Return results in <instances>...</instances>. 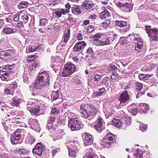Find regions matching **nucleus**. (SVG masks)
Segmentation results:
<instances>
[{"label": "nucleus", "instance_id": "nucleus-1", "mask_svg": "<svg viewBox=\"0 0 158 158\" xmlns=\"http://www.w3.org/2000/svg\"><path fill=\"white\" fill-rule=\"evenodd\" d=\"M81 116L84 118L95 115L97 112L96 108L91 104H82L80 107Z\"/></svg>", "mask_w": 158, "mask_h": 158}, {"label": "nucleus", "instance_id": "nucleus-2", "mask_svg": "<svg viewBox=\"0 0 158 158\" xmlns=\"http://www.w3.org/2000/svg\"><path fill=\"white\" fill-rule=\"evenodd\" d=\"M76 69L75 65L71 63L67 64L64 66L63 71L60 73V75L64 77L69 76L75 72Z\"/></svg>", "mask_w": 158, "mask_h": 158}, {"label": "nucleus", "instance_id": "nucleus-3", "mask_svg": "<svg viewBox=\"0 0 158 158\" xmlns=\"http://www.w3.org/2000/svg\"><path fill=\"white\" fill-rule=\"evenodd\" d=\"M68 122V126L72 131H77L80 129L81 122L79 118H70Z\"/></svg>", "mask_w": 158, "mask_h": 158}, {"label": "nucleus", "instance_id": "nucleus-4", "mask_svg": "<svg viewBox=\"0 0 158 158\" xmlns=\"http://www.w3.org/2000/svg\"><path fill=\"white\" fill-rule=\"evenodd\" d=\"M14 56V52L12 49L3 51L0 49V58L3 60L6 61L13 58Z\"/></svg>", "mask_w": 158, "mask_h": 158}, {"label": "nucleus", "instance_id": "nucleus-5", "mask_svg": "<svg viewBox=\"0 0 158 158\" xmlns=\"http://www.w3.org/2000/svg\"><path fill=\"white\" fill-rule=\"evenodd\" d=\"M116 5L122 10L125 12H130L133 9L132 4L128 2L123 3L120 2H118L116 3Z\"/></svg>", "mask_w": 158, "mask_h": 158}, {"label": "nucleus", "instance_id": "nucleus-6", "mask_svg": "<svg viewBox=\"0 0 158 158\" xmlns=\"http://www.w3.org/2000/svg\"><path fill=\"white\" fill-rule=\"evenodd\" d=\"M20 130L18 129L16 132H14L11 135L10 140L13 144H16L21 142V138L22 133L20 132Z\"/></svg>", "mask_w": 158, "mask_h": 158}, {"label": "nucleus", "instance_id": "nucleus-7", "mask_svg": "<svg viewBox=\"0 0 158 158\" xmlns=\"http://www.w3.org/2000/svg\"><path fill=\"white\" fill-rule=\"evenodd\" d=\"M146 32L148 35V36L150 37L151 40H158V31L157 29H147Z\"/></svg>", "mask_w": 158, "mask_h": 158}, {"label": "nucleus", "instance_id": "nucleus-8", "mask_svg": "<svg viewBox=\"0 0 158 158\" xmlns=\"http://www.w3.org/2000/svg\"><path fill=\"white\" fill-rule=\"evenodd\" d=\"M130 99L129 95L127 90H125L121 94L118 98L120 102L119 105L123 106L125 105V103L127 102Z\"/></svg>", "mask_w": 158, "mask_h": 158}, {"label": "nucleus", "instance_id": "nucleus-9", "mask_svg": "<svg viewBox=\"0 0 158 158\" xmlns=\"http://www.w3.org/2000/svg\"><path fill=\"white\" fill-rule=\"evenodd\" d=\"M44 146L42 144V143H38L33 149L32 152L40 157L42 155V153L44 150Z\"/></svg>", "mask_w": 158, "mask_h": 158}, {"label": "nucleus", "instance_id": "nucleus-10", "mask_svg": "<svg viewBox=\"0 0 158 158\" xmlns=\"http://www.w3.org/2000/svg\"><path fill=\"white\" fill-rule=\"evenodd\" d=\"M38 78L44 81L45 84H49V76L46 71L40 72L39 73Z\"/></svg>", "mask_w": 158, "mask_h": 158}, {"label": "nucleus", "instance_id": "nucleus-11", "mask_svg": "<svg viewBox=\"0 0 158 158\" xmlns=\"http://www.w3.org/2000/svg\"><path fill=\"white\" fill-rule=\"evenodd\" d=\"M133 40H135V43L136 44L135 47V50L138 52H142L143 48L144 43L139 38H134Z\"/></svg>", "mask_w": 158, "mask_h": 158}, {"label": "nucleus", "instance_id": "nucleus-12", "mask_svg": "<svg viewBox=\"0 0 158 158\" xmlns=\"http://www.w3.org/2000/svg\"><path fill=\"white\" fill-rule=\"evenodd\" d=\"M86 44L84 41L77 42L73 48V51L76 52H78L84 48Z\"/></svg>", "mask_w": 158, "mask_h": 158}, {"label": "nucleus", "instance_id": "nucleus-13", "mask_svg": "<svg viewBox=\"0 0 158 158\" xmlns=\"http://www.w3.org/2000/svg\"><path fill=\"white\" fill-rule=\"evenodd\" d=\"M85 138L84 139L85 145L87 146L91 144L93 142L92 135L88 133H85Z\"/></svg>", "mask_w": 158, "mask_h": 158}, {"label": "nucleus", "instance_id": "nucleus-14", "mask_svg": "<svg viewBox=\"0 0 158 158\" xmlns=\"http://www.w3.org/2000/svg\"><path fill=\"white\" fill-rule=\"evenodd\" d=\"M94 125L95 129L99 131L102 130L103 125V119L101 117H100L97 119L95 122L94 124L92 125Z\"/></svg>", "mask_w": 158, "mask_h": 158}, {"label": "nucleus", "instance_id": "nucleus-15", "mask_svg": "<svg viewBox=\"0 0 158 158\" xmlns=\"http://www.w3.org/2000/svg\"><path fill=\"white\" fill-rule=\"evenodd\" d=\"M29 124L31 128L33 129L39 130V127L38 123V121L34 119L30 118L29 120Z\"/></svg>", "mask_w": 158, "mask_h": 158}, {"label": "nucleus", "instance_id": "nucleus-16", "mask_svg": "<svg viewBox=\"0 0 158 158\" xmlns=\"http://www.w3.org/2000/svg\"><path fill=\"white\" fill-rule=\"evenodd\" d=\"M46 85V84L45 83V82L38 78L35 81L34 86L36 89H40L43 88Z\"/></svg>", "mask_w": 158, "mask_h": 158}, {"label": "nucleus", "instance_id": "nucleus-17", "mask_svg": "<svg viewBox=\"0 0 158 158\" xmlns=\"http://www.w3.org/2000/svg\"><path fill=\"white\" fill-rule=\"evenodd\" d=\"M122 128L125 129L131 124V120L130 118L123 117L122 119Z\"/></svg>", "mask_w": 158, "mask_h": 158}, {"label": "nucleus", "instance_id": "nucleus-18", "mask_svg": "<svg viewBox=\"0 0 158 158\" xmlns=\"http://www.w3.org/2000/svg\"><path fill=\"white\" fill-rule=\"evenodd\" d=\"M101 40L98 41V44H95V45L103 46L110 44V40L106 35H103Z\"/></svg>", "mask_w": 158, "mask_h": 158}, {"label": "nucleus", "instance_id": "nucleus-19", "mask_svg": "<svg viewBox=\"0 0 158 158\" xmlns=\"http://www.w3.org/2000/svg\"><path fill=\"white\" fill-rule=\"evenodd\" d=\"M94 5L93 2L91 1L86 0L82 3L81 6L83 10L90 9Z\"/></svg>", "mask_w": 158, "mask_h": 158}, {"label": "nucleus", "instance_id": "nucleus-20", "mask_svg": "<svg viewBox=\"0 0 158 158\" xmlns=\"http://www.w3.org/2000/svg\"><path fill=\"white\" fill-rule=\"evenodd\" d=\"M17 87V85H12L10 86L9 87L5 89L4 91L6 94L13 95L14 89Z\"/></svg>", "mask_w": 158, "mask_h": 158}, {"label": "nucleus", "instance_id": "nucleus-21", "mask_svg": "<svg viewBox=\"0 0 158 158\" xmlns=\"http://www.w3.org/2000/svg\"><path fill=\"white\" fill-rule=\"evenodd\" d=\"M70 37V30L69 29L65 30L63 34L62 40L64 42L66 43L68 42Z\"/></svg>", "mask_w": 158, "mask_h": 158}, {"label": "nucleus", "instance_id": "nucleus-22", "mask_svg": "<svg viewBox=\"0 0 158 158\" xmlns=\"http://www.w3.org/2000/svg\"><path fill=\"white\" fill-rule=\"evenodd\" d=\"M23 101V99L19 98L17 97H15L13 99L12 105L13 106H18L20 103Z\"/></svg>", "mask_w": 158, "mask_h": 158}, {"label": "nucleus", "instance_id": "nucleus-23", "mask_svg": "<svg viewBox=\"0 0 158 158\" xmlns=\"http://www.w3.org/2000/svg\"><path fill=\"white\" fill-rule=\"evenodd\" d=\"M40 107L39 106H35L32 109L31 111V114L32 115H38L42 114V113L40 112Z\"/></svg>", "mask_w": 158, "mask_h": 158}, {"label": "nucleus", "instance_id": "nucleus-24", "mask_svg": "<svg viewBox=\"0 0 158 158\" xmlns=\"http://www.w3.org/2000/svg\"><path fill=\"white\" fill-rule=\"evenodd\" d=\"M10 74L9 72H5L2 71V72H0V77L2 80L7 81Z\"/></svg>", "mask_w": 158, "mask_h": 158}, {"label": "nucleus", "instance_id": "nucleus-25", "mask_svg": "<svg viewBox=\"0 0 158 158\" xmlns=\"http://www.w3.org/2000/svg\"><path fill=\"white\" fill-rule=\"evenodd\" d=\"M15 65L14 64H13L12 65L9 64L4 65H3L2 68L3 70V71L10 73L12 71L13 69V66H15Z\"/></svg>", "mask_w": 158, "mask_h": 158}, {"label": "nucleus", "instance_id": "nucleus-26", "mask_svg": "<svg viewBox=\"0 0 158 158\" xmlns=\"http://www.w3.org/2000/svg\"><path fill=\"white\" fill-rule=\"evenodd\" d=\"M110 16V13L106 9H105L103 11L100 13V17L101 19H104L107 17H109Z\"/></svg>", "mask_w": 158, "mask_h": 158}, {"label": "nucleus", "instance_id": "nucleus-27", "mask_svg": "<svg viewBox=\"0 0 158 158\" xmlns=\"http://www.w3.org/2000/svg\"><path fill=\"white\" fill-rule=\"evenodd\" d=\"M73 6L74 7H73L72 9V11L73 13L75 15H77L81 13V9L80 6L74 5Z\"/></svg>", "mask_w": 158, "mask_h": 158}, {"label": "nucleus", "instance_id": "nucleus-28", "mask_svg": "<svg viewBox=\"0 0 158 158\" xmlns=\"http://www.w3.org/2000/svg\"><path fill=\"white\" fill-rule=\"evenodd\" d=\"M112 123L114 125L115 127H122V120L120 121L118 119H117L116 118H114L112 121Z\"/></svg>", "mask_w": 158, "mask_h": 158}, {"label": "nucleus", "instance_id": "nucleus-29", "mask_svg": "<svg viewBox=\"0 0 158 158\" xmlns=\"http://www.w3.org/2000/svg\"><path fill=\"white\" fill-rule=\"evenodd\" d=\"M27 134L28 135L26 137V141L27 143L32 144L34 142L35 140L34 138L31 136L29 133H27Z\"/></svg>", "mask_w": 158, "mask_h": 158}, {"label": "nucleus", "instance_id": "nucleus-30", "mask_svg": "<svg viewBox=\"0 0 158 158\" xmlns=\"http://www.w3.org/2000/svg\"><path fill=\"white\" fill-rule=\"evenodd\" d=\"M95 153L92 152L87 151L84 156V158H94Z\"/></svg>", "mask_w": 158, "mask_h": 158}, {"label": "nucleus", "instance_id": "nucleus-31", "mask_svg": "<svg viewBox=\"0 0 158 158\" xmlns=\"http://www.w3.org/2000/svg\"><path fill=\"white\" fill-rule=\"evenodd\" d=\"M59 96V92L58 90L56 91H53L52 93V100H55L58 99Z\"/></svg>", "mask_w": 158, "mask_h": 158}, {"label": "nucleus", "instance_id": "nucleus-32", "mask_svg": "<svg viewBox=\"0 0 158 158\" xmlns=\"http://www.w3.org/2000/svg\"><path fill=\"white\" fill-rule=\"evenodd\" d=\"M28 3L27 2L22 1L21 2L19 5L18 7L19 9H23L28 6Z\"/></svg>", "mask_w": 158, "mask_h": 158}, {"label": "nucleus", "instance_id": "nucleus-33", "mask_svg": "<svg viewBox=\"0 0 158 158\" xmlns=\"http://www.w3.org/2000/svg\"><path fill=\"white\" fill-rule=\"evenodd\" d=\"M115 23L117 26L120 27H124L127 26L126 22L125 21L116 20Z\"/></svg>", "mask_w": 158, "mask_h": 158}, {"label": "nucleus", "instance_id": "nucleus-34", "mask_svg": "<svg viewBox=\"0 0 158 158\" xmlns=\"http://www.w3.org/2000/svg\"><path fill=\"white\" fill-rule=\"evenodd\" d=\"M102 36L103 35L100 33L96 34L94 35V44L95 45V44H98V41H100L101 40H99V39L100 38H102Z\"/></svg>", "mask_w": 158, "mask_h": 158}, {"label": "nucleus", "instance_id": "nucleus-35", "mask_svg": "<svg viewBox=\"0 0 158 158\" xmlns=\"http://www.w3.org/2000/svg\"><path fill=\"white\" fill-rule=\"evenodd\" d=\"M48 23V20L46 18L40 19V20L39 26L44 27Z\"/></svg>", "mask_w": 158, "mask_h": 158}, {"label": "nucleus", "instance_id": "nucleus-36", "mask_svg": "<svg viewBox=\"0 0 158 158\" xmlns=\"http://www.w3.org/2000/svg\"><path fill=\"white\" fill-rule=\"evenodd\" d=\"M14 30H15V29L13 30L10 28L6 27L4 29L3 31L4 33L7 34H9L14 33L15 31H14Z\"/></svg>", "mask_w": 158, "mask_h": 158}, {"label": "nucleus", "instance_id": "nucleus-37", "mask_svg": "<svg viewBox=\"0 0 158 158\" xmlns=\"http://www.w3.org/2000/svg\"><path fill=\"white\" fill-rule=\"evenodd\" d=\"M112 143L108 142L106 139H102L101 143L103 147H108L110 146V144Z\"/></svg>", "mask_w": 158, "mask_h": 158}, {"label": "nucleus", "instance_id": "nucleus-38", "mask_svg": "<svg viewBox=\"0 0 158 158\" xmlns=\"http://www.w3.org/2000/svg\"><path fill=\"white\" fill-rule=\"evenodd\" d=\"M139 77L140 80L145 81L149 78L150 76L149 75L141 74L139 76Z\"/></svg>", "mask_w": 158, "mask_h": 158}, {"label": "nucleus", "instance_id": "nucleus-39", "mask_svg": "<svg viewBox=\"0 0 158 158\" xmlns=\"http://www.w3.org/2000/svg\"><path fill=\"white\" fill-rule=\"evenodd\" d=\"M17 150L18 151L19 154L21 156L26 154L27 152V150L23 147L18 148Z\"/></svg>", "mask_w": 158, "mask_h": 158}, {"label": "nucleus", "instance_id": "nucleus-40", "mask_svg": "<svg viewBox=\"0 0 158 158\" xmlns=\"http://www.w3.org/2000/svg\"><path fill=\"white\" fill-rule=\"evenodd\" d=\"M116 137V135H113L110 133L107 134L106 138L108 140L112 141L114 139H115Z\"/></svg>", "mask_w": 158, "mask_h": 158}, {"label": "nucleus", "instance_id": "nucleus-41", "mask_svg": "<svg viewBox=\"0 0 158 158\" xmlns=\"http://www.w3.org/2000/svg\"><path fill=\"white\" fill-rule=\"evenodd\" d=\"M60 113L59 109L57 108H55L52 109L50 113L51 115H56L57 114Z\"/></svg>", "mask_w": 158, "mask_h": 158}, {"label": "nucleus", "instance_id": "nucleus-42", "mask_svg": "<svg viewBox=\"0 0 158 158\" xmlns=\"http://www.w3.org/2000/svg\"><path fill=\"white\" fill-rule=\"evenodd\" d=\"M105 91V88H102L101 89H100L99 91V92H95L94 93V94L95 96H99L102 95Z\"/></svg>", "mask_w": 158, "mask_h": 158}, {"label": "nucleus", "instance_id": "nucleus-43", "mask_svg": "<svg viewBox=\"0 0 158 158\" xmlns=\"http://www.w3.org/2000/svg\"><path fill=\"white\" fill-rule=\"evenodd\" d=\"M143 85L141 83L139 82H136L135 84V87L136 89L139 91H141L142 89Z\"/></svg>", "mask_w": 158, "mask_h": 158}, {"label": "nucleus", "instance_id": "nucleus-44", "mask_svg": "<svg viewBox=\"0 0 158 158\" xmlns=\"http://www.w3.org/2000/svg\"><path fill=\"white\" fill-rule=\"evenodd\" d=\"M69 149V156H70L75 157L76 156V154L77 152H75L71 149L69 148H68Z\"/></svg>", "mask_w": 158, "mask_h": 158}, {"label": "nucleus", "instance_id": "nucleus-45", "mask_svg": "<svg viewBox=\"0 0 158 158\" xmlns=\"http://www.w3.org/2000/svg\"><path fill=\"white\" fill-rule=\"evenodd\" d=\"M143 153L141 152H139L134 156V158H143Z\"/></svg>", "mask_w": 158, "mask_h": 158}, {"label": "nucleus", "instance_id": "nucleus-46", "mask_svg": "<svg viewBox=\"0 0 158 158\" xmlns=\"http://www.w3.org/2000/svg\"><path fill=\"white\" fill-rule=\"evenodd\" d=\"M55 118L56 116H55L54 115H51V114H50V116L48 118V122L53 123L54 121H55Z\"/></svg>", "mask_w": 158, "mask_h": 158}, {"label": "nucleus", "instance_id": "nucleus-47", "mask_svg": "<svg viewBox=\"0 0 158 158\" xmlns=\"http://www.w3.org/2000/svg\"><path fill=\"white\" fill-rule=\"evenodd\" d=\"M108 69L112 71L116 70L118 69V68L113 64H111L110 65Z\"/></svg>", "mask_w": 158, "mask_h": 158}, {"label": "nucleus", "instance_id": "nucleus-48", "mask_svg": "<svg viewBox=\"0 0 158 158\" xmlns=\"http://www.w3.org/2000/svg\"><path fill=\"white\" fill-rule=\"evenodd\" d=\"M2 124L3 126L4 127V129L5 131L7 132L9 130V128H10V127H8L9 125L8 123L7 122H3L2 123Z\"/></svg>", "mask_w": 158, "mask_h": 158}, {"label": "nucleus", "instance_id": "nucleus-49", "mask_svg": "<svg viewBox=\"0 0 158 158\" xmlns=\"http://www.w3.org/2000/svg\"><path fill=\"white\" fill-rule=\"evenodd\" d=\"M102 24H103L102 26L105 28L110 25V21L108 20H105Z\"/></svg>", "mask_w": 158, "mask_h": 158}, {"label": "nucleus", "instance_id": "nucleus-50", "mask_svg": "<svg viewBox=\"0 0 158 158\" xmlns=\"http://www.w3.org/2000/svg\"><path fill=\"white\" fill-rule=\"evenodd\" d=\"M38 48L39 46H37V47H35L34 46H33L32 47H29L28 48V51H29V52H35L36 51L37 48Z\"/></svg>", "mask_w": 158, "mask_h": 158}, {"label": "nucleus", "instance_id": "nucleus-51", "mask_svg": "<svg viewBox=\"0 0 158 158\" xmlns=\"http://www.w3.org/2000/svg\"><path fill=\"white\" fill-rule=\"evenodd\" d=\"M69 148L70 149L75 152H79V149L75 145H73L70 148Z\"/></svg>", "mask_w": 158, "mask_h": 158}, {"label": "nucleus", "instance_id": "nucleus-52", "mask_svg": "<svg viewBox=\"0 0 158 158\" xmlns=\"http://www.w3.org/2000/svg\"><path fill=\"white\" fill-rule=\"evenodd\" d=\"M19 14H16L13 15V19L14 21L18 22L19 19Z\"/></svg>", "mask_w": 158, "mask_h": 158}, {"label": "nucleus", "instance_id": "nucleus-53", "mask_svg": "<svg viewBox=\"0 0 158 158\" xmlns=\"http://www.w3.org/2000/svg\"><path fill=\"white\" fill-rule=\"evenodd\" d=\"M94 28L92 25L89 26L87 29V32L88 33H91L94 31Z\"/></svg>", "mask_w": 158, "mask_h": 158}, {"label": "nucleus", "instance_id": "nucleus-54", "mask_svg": "<svg viewBox=\"0 0 158 158\" xmlns=\"http://www.w3.org/2000/svg\"><path fill=\"white\" fill-rule=\"evenodd\" d=\"M22 19L23 21H24L26 23L28 20V16L27 15H22Z\"/></svg>", "mask_w": 158, "mask_h": 158}, {"label": "nucleus", "instance_id": "nucleus-55", "mask_svg": "<svg viewBox=\"0 0 158 158\" xmlns=\"http://www.w3.org/2000/svg\"><path fill=\"white\" fill-rule=\"evenodd\" d=\"M147 128V126L144 124H141L139 126V129L142 131H144Z\"/></svg>", "mask_w": 158, "mask_h": 158}, {"label": "nucleus", "instance_id": "nucleus-56", "mask_svg": "<svg viewBox=\"0 0 158 158\" xmlns=\"http://www.w3.org/2000/svg\"><path fill=\"white\" fill-rule=\"evenodd\" d=\"M127 40L124 37H121L120 38V42L122 44L127 43Z\"/></svg>", "mask_w": 158, "mask_h": 158}, {"label": "nucleus", "instance_id": "nucleus-57", "mask_svg": "<svg viewBox=\"0 0 158 158\" xmlns=\"http://www.w3.org/2000/svg\"><path fill=\"white\" fill-rule=\"evenodd\" d=\"M47 127L48 130H51L53 128V123L48 122L47 124Z\"/></svg>", "mask_w": 158, "mask_h": 158}, {"label": "nucleus", "instance_id": "nucleus-58", "mask_svg": "<svg viewBox=\"0 0 158 158\" xmlns=\"http://www.w3.org/2000/svg\"><path fill=\"white\" fill-rule=\"evenodd\" d=\"M101 77V75L100 74H96L94 78V81H98L99 80L100 77Z\"/></svg>", "mask_w": 158, "mask_h": 158}, {"label": "nucleus", "instance_id": "nucleus-59", "mask_svg": "<svg viewBox=\"0 0 158 158\" xmlns=\"http://www.w3.org/2000/svg\"><path fill=\"white\" fill-rule=\"evenodd\" d=\"M23 81L24 82L27 83L28 80V77L25 73L23 74Z\"/></svg>", "mask_w": 158, "mask_h": 158}, {"label": "nucleus", "instance_id": "nucleus-60", "mask_svg": "<svg viewBox=\"0 0 158 158\" xmlns=\"http://www.w3.org/2000/svg\"><path fill=\"white\" fill-rule=\"evenodd\" d=\"M60 10L61 11L62 13L64 15H65L69 13V10L68 9H66L65 10L64 9H61Z\"/></svg>", "mask_w": 158, "mask_h": 158}, {"label": "nucleus", "instance_id": "nucleus-61", "mask_svg": "<svg viewBox=\"0 0 158 158\" xmlns=\"http://www.w3.org/2000/svg\"><path fill=\"white\" fill-rule=\"evenodd\" d=\"M54 13L59 17H60L62 14L61 11L60 10L56 11L54 12Z\"/></svg>", "mask_w": 158, "mask_h": 158}, {"label": "nucleus", "instance_id": "nucleus-62", "mask_svg": "<svg viewBox=\"0 0 158 158\" xmlns=\"http://www.w3.org/2000/svg\"><path fill=\"white\" fill-rule=\"evenodd\" d=\"M7 41V39L6 38H3L1 39L0 44H6Z\"/></svg>", "mask_w": 158, "mask_h": 158}, {"label": "nucleus", "instance_id": "nucleus-63", "mask_svg": "<svg viewBox=\"0 0 158 158\" xmlns=\"http://www.w3.org/2000/svg\"><path fill=\"white\" fill-rule=\"evenodd\" d=\"M96 16L97 15L96 14H93L90 16L89 17V19H91L92 20L94 21L96 19Z\"/></svg>", "mask_w": 158, "mask_h": 158}, {"label": "nucleus", "instance_id": "nucleus-64", "mask_svg": "<svg viewBox=\"0 0 158 158\" xmlns=\"http://www.w3.org/2000/svg\"><path fill=\"white\" fill-rule=\"evenodd\" d=\"M59 151V149L58 148H55L54 149H53L52 150V153L53 154V156L56 153H57L58 151Z\"/></svg>", "mask_w": 158, "mask_h": 158}]
</instances>
